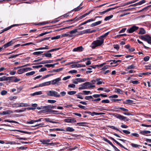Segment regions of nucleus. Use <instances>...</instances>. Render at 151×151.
Returning <instances> with one entry per match:
<instances>
[{
    "label": "nucleus",
    "mask_w": 151,
    "mask_h": 151,
    "mask_svg": "<svg viewBox=\"0 0 151 151\" xmlns=\"http://www.w3.org/2000/svg\"><path fill=\"white\" fill-rule=\"evenodd\" d=\"M84 95H88L90 93V91H83Z\"/></svg>",
    "instance_id": "56"
},
{
    "label": "nucleus",
    "mask_w": 151,
    "mask_h": 151,
    "mask_svg": "<svg viewBox=\"0 0 151 151\" xmlns=\"http://www.w3.org/2000/svg\"><path fill=\"white\" fill-rule=\"evenodd\" d=\"M76 91H71L68 92V94L69 95H73L76 94Z\"/></svg>",
    "instance_id": "40"
},
{
    "label": "nucleus",
    "mask_w": 151,
    "mask_h": 151,
    "mask_svg": "<svg viewBox=\"0 0 151 151\" xmlns=\"http://www.w3.org/2000/svg\"><path fill=\"white\" fill-rule=\"evenodd\" d=\"M89 82H87L83 83L79 88L80 90L86 89L89 88Z\"/></svg>",
    "instance_id": "8"
},
{
    "label": "nucleus",
    "mask_w": 151,
    "mask_h": 151,
    "mask_svg": "<svg viewBox=\"0 0 151 151\" xmlns=\"http://www.w3.org/2000/svg\"><path fill=\"white\" fill-rule=\"evenodd\" d=\"M32 69L30 68H25L20 69L18 70L17 73L19 74H21L25 71H27L29 70H30Z\"/></svg>",
    "instance_id": "6"
},
{
    "label": "nucleus",
    "mask_w": 151,
    "mask_h": 151,
    "mask_svg": "<svg viewBox=\"0 0 151 151\" xmlns=\"http://www.w3.org/2000/svg\"><path fill=\"white\" fill-rule=\"evenodd\" d=\"M118 97V96L117 95H111L109 97V98L110 99H112L114 98H117Z\"/></svg>",
    "instance_id": "46"
},
{
    "label": "nucleus",
    "mask_w": 151,
    "mask_h": 151,
    "mask_svg": "<svg viewBox=\"0 0 151 151\" xmlns=\"http://www.w3.org/2000/svg\"><path fill=\"white\" fill-rule=\"evenodd\" d=\"M8 78L6 77L5 76H3L1 77V81H4L8 80Z\"/></svg>",
    "instance_id": "44"
},
{
    "label": "nucleus",
    "mask_w": 151,
    "mask_h": 151,
    "mask_svg": "<svg viewBox=\"0 0 151 151\" xmlns=\"http://www.w3.org/2000/svg\"><path fill=\"white\" fill-rule=\"evenodd\" d=\"M131 145L132 146V147H135V148L137 147H138V146H140V145H138L137 144H134V143L131 144Z\"/></svg>",
    "instance_id": "57"
},
{
    "label": "nucleus",
    "mask_w": 151,
    "mask_h": 151,
    "mask_svg": "<svg viewBox=\"0 0 151 151\" xmlns=\"http://www.w3.org/2000/svg\"><path fill=\"white\" fill-rule=\"evenodd\" d=\"M108 127H109V128H111L113 129H115V130H116L117 131H119L120 132L122 133V132L121 131H120L118 129H117V128L115 127H114V126H108Z\"/></svg>",
    "instance_id": "33"
},
{
    "label": "nucleus",
    "mask_w": 151,
    "mask_h": 151,
    "mask_svg": "<svg viewBox=\"0 0 151 151\" xmlns=\"http://www.w3.org/2000/svg\"><path fill=\"white\" fill-rule=\"evenodd\" d=\"M113 17V15H111L109 16H108L107 17H106V18L104 19V20L105 21H107L109 19H111Z\"/></svg>",
    "instance_id": "39"
},
{
    "label": "nucleus",
    "mask_w": 151,
    "mask_h": 151,
    "mask_svg": "<svg viewBox=\"0 0 151 151\" xmlns=\"http://www.w3.org/2000/svg\"><path fill=\"white\" fill-rule=\"evenodd\" d=\"M139 132L142 134L145 135V134H147L148 133H151V132L150 131H149L143 130L140 131Z\"/></svg>",
    "instance_id": "24"
},
{
    "label": "nucleus",
    "mask_w": 151,
    "mask_h": 151,
    "mask_svg": "<svg viewBox=\"0 0 151 151\" xmlns=\"http://www.w3.org/2000/svg\"><path fill=\"white\" fill-rule=\"evenodd\" d=\"M104 42L103 40H101L99 37L95 41H93L91 43L90 47L92 49L95 48L96 47L101 45Z\"/></svg>",
    "instance_id": "1"
},
{
    "label": "nucleus",
    "mask_w": 151,
    "mask_h": 151,
    "mask_svg": "<svg viewBox=\"0 0 151 151\" xmlns=\"http://www.w3.org/2000/svg\"><path fill=\"white\" fill-rule=\"evenodd\" d=\"M19 105V103H15L12 104L13 107H19L18 106Z\"/></svg>",
    "instance_id": "58"
},
{
    "label": "nucleus",
    "mask_w": 151,
    "mask_h": 151,
    "mask_svg": "<svg viewBox=\"0 0 151 151\" xmlns=\"http://www.w3.org/2000/svg\"><path fill=\"white\" fill-rule=\"evenodd\" d=\"M77 29H75L69 32V33L70 34V37H72L76 36V33L77 32Z\"/></svg>",
    "instance_id": "11"
},
{
    "label": "nucleus",
    "mask_w": 151,
    "mask_h": 151,
    "mask_svg": "<svg viewBox=\"0 0 151 151\" xmlns=\"http://www.w3.org/2000/svg\"><path fill=\"white\" fill-rule=\"evenodd\" d=\"M66 130L69 132H72L74 131V129L72 128L68 127L66 128Z\"/></svg>",
    "instance_id": "35"
},
{
    "label": "nucleus",
    "mask_w": 151,
    "mask_h": 151,
    "mask_svg": "<svg viewBox=\"0 0 151 151\" xmlns=\"http://www.w3.org/2000/svg\"><path fill=\"white\" fill-rule=\"evenodd\" d=\"M9 28L10 27H8L5 28V29H3L1 31V34L3 33V32H5V31H7L9 29Z\"/></svg>",
    "instance_id": "52"
},
{
    "label": "nucleus",
    "mask_w": 151,
    "mask_h": 151,
    "mask_svg": "<svg viewBox=\"0 0 151 151\" xmlns=\"http://www.w3.org/2000/svg\"><path fill=\"white\" fill-rule=\"evenodd\" d=\"M12 41L11 40L9 42L4 45L2 47H1V50L2 49H5L8 47L10 46L12 44Z\"/></svg>",
    "instance_id": "14"
},
{
    "label": "nucleus",
    "mask_w": 151,
    "mask_h": 151,
    "mask_svg": "<svg viewBox=\"0 0 151 151\" xmlns=\"http://www.w3.org/2000/svg\"><path fill=\"white\" fill-rule=\"evenodd\" d=\"M61 80V79L60 78H58L52 81H50V82L51 84L59 86L61 84V83L60 82Z\"/></svg>",
    "instance_id": "5"
},
{
    "label": "nucleus",
    "mask_w": 151,
    "mask_h": 151,
    "mask_svg": "<svg viewBox=\"0 0 151 151\" xmlns=\"http://www.w3.org/2000/svg\"><path fill=\"white\" fill-rule=\"evenodd\" d=\"M77 80L78 81V83L84 82L86 81V80L85 78H77Z\"/></svg>",
    "instance_id": "26"
},
{
    "label": "nucleus",
    "mask_w": 151,
    "mask_h": 151,
    "mask_svg": "<svg viewBox=\"0 0 151 151\" xmlns=\"http://www.w3.org/2000/svg\"><path fill=\"white\" fill-rule=\"evenodd\" d=\"M60 37V35H57L56 36L52 37L51 38V40H56L57 39H58Z\"/></svg>",
    "instance_id": "47"
},
{
    "label": "nucleus",
    "mask_w": 151,
    "mask_h": 151,
    "mask_svg": "<svg viewBox=\"0 0 151 151\" xmlns=\"http://www.w3.org/2000/svg\"><path fill=\"white\" fill-rule=\"evenodd\" d=\"M96 31L95 30H93L91 31L90 29H88L84 30L82 32V34L91 33Z\"/></svg>",
    "instance_id": "13"
},
{
    "label": "nucleus",
    "mask_w": 151,
    "mask_h": 151,
    "mask_svg": "<svg viewBox=\"0 0 151 151\" xmlns=\"http://www.w3.org/2000/svg\"><path fill=\"white\" fill-rule=\"evenodd\" d=\"M47 94L49 96H53L58 98L60 96V95L57 92L53 90L49 91L47 92Z\"/></svg>",
    "instance_id": "2"
},
{
    "label": "nucleus",
    "mask_w": 151,
    "mask_h": 151,
    "mask_svg": "<svg viewBox=\"0 0 151 151\" xmlns=\"http://www.w3.org/2000/svg\"><path fill=\"white\" fill-rule=\"evenodd\" d=\"M103 140L105 142H107L109 143L110 145H111L113 147H114V146L112 144L111 142L109 140H108L107 139L104 138H103Z\"/></svg>",
    "instance_id": "28"
},
{
    "label": "nucleus",
    "mask_w": 151,
    "mask_h": 151,
    "mask_svg": "<svg viewBox=\"0 0 151 151\" xmlns=\"http://www.w3.org/2000/svg\"><path fill=\"white\" fill-rule=\"evenodd\" d=\"M50 106L48 105L45 106H42V110L41 111L42 112H51L50 110Z\"/></svg>",
    "instance_id": "7"
},
{
    "label": "nucleus",
    "mask_w": 151,
    "mask_h": 151,
    "mask_svg": "<svg viewBox=\"0 0 151 151\" xmlns=\"http://www.w3.org/2000/svg\"><path fill=\"white\" fill-rule=\"evenodd\" d=\"M51 85L50 82V81H47L43 83L39 84V86L40 87H43L45 86H49Z\"/></svg>",
    "instance_id": "16"
},
{
    "label": "nucleus",
    "mask_w": 151,
    "mask_h": 151,
    "mask_svg": "<svg viewBox=\"0 0 151 151\" xmlns=\"http://www.w3.org/2000/svg\"><path fill=\"white\" fill-rule=\"evenodd\" d=\"M146 33L145 31L142 28H141L139 30L138 33L140 35H143Z\"/></svg>",
    "instance_id": "18"
},
{
    "label": "nucleus",
    "mask_w": 151,
    "mask_h": 151,
    "mask_svg": "<svg viewBox=\"0 0 151 151\" xmlns=\"http://www.w3.org/2000/svg\"><path fill=\"white\" fill-rule=\"evenodd\" d=\"M135 68V66L133 64H132L130 65L127 68V69H134Z\"/></svg>",
    "instance_id": "37"
},
{
    "label": "nucleus",
    "mask_w": 151,
    "mask_h": 151,
    "mask_svg": "<svg viewBox=\"0 0 151 151\" xmlns=\"http://www.w3.org/2000/svg\"><path fill=\"white\" fill-rule=\"evenodd\" d=\"M76 85L73 84H71L68 85V87L69 88H74L75 87Z\"/></svg>",
    "instance_id": "64"
},
{
    "label": "nucleus",
    "mask_w": 151,
    "mask_h": 151,
    "mask_svg": "<svg viewBox=\"0 0 151 151\" xmlns=\"http://www.w3.org/2000/svg\"><path fill=\"white\" fill-rule=\"evenodd\" d=\"M138 27L133 26L129 29H128L127 30V31L129 33H131L138 29Z\"/></svg>",
    "instance_id": "9"
},
{
    "label": "nucleus",
    "mask_w": 151,
    "mask_h": 151,
    "mask_svg": "<svg viewBox=\"0 0 151 151\" xmlns=\"http://www.w3.org/2000/svg\"><path fill=\"white\" fill-rule=\"evenodd\" d=\"M50 131H63V130L62 129H59V128H57V129H49Z\"/></svg>",
    "instance_id": "42"
},
{
    "label": "nucleus",
    "mask_w": 151,
    "mask_h": 151,
    "mask_svg": "<svg viewBox=\"0 0 151 151\" xmlns=\"http://www.w3.org/2000/svg\"><path fill=\"white\" fill-rule=\"evenodd\" d=\"M101 21H98L96 22L92 23L91 26V27H94L96 26L99 25L101 24Z\"/></svg>",
    "instance_id": "23"
},
{
    "label": "nucleus",
    "mask_w": 151,
    "mask_h": 151,
    "mask_svg": "<svg viewBox=\"0 0 151 151\" xmlns=\"http://www.w3.org/2000/svg\"><path fill=\"white\" fill-rule=\"evenodd\" d=\"M45 57L51 58L52 57V55L50 53H45L43 54Z\"/></svg>",
    "instance_id": "45"
},
{
    "label": "nucleus",
    "mask_w": 151,
    "mask_h": 151,
    "mask_svg": "<svg viewBox=\"0 0 151 151\" xmlns=\"http://www.w3.org/2000/svg\"><path fill=\"white\" fill-rule=\"evenodd\" d=\"M29 106V105L27 104L23 103H19V105L18 106L20 107H27Z\"/></svg>",
    "instance_id": "25"
},
{
    "label": "nucleus",
    "mask_w": 151,
    "mask_h": 151,
    "mask_svg": "<svg viewBox=\"0 0 151 151\" xmlns=\"http://www.w3.org/2000/svg\"><path fill=\"white\" fill-rule=\"evenodd\" d=\"M149 59L150 57L148 56H147L144 58V60L145 61H147L149 60Z\"/></svg>",
    "instance_id": "62"
},
{
    "label": "nucleus",
    "mask_w": 151,
    "mask_h": 151,
    "mask_svg": "<svg viewBox=\"0 0 151 151\" xmlns=\"http://www.w3.org/2000/svg\"><path fill=\"white\" fill-rule=\"evenodd\" d=\"M109 34V32H108L106 33H105L104 35H102L101 36H100V37H99V39L103 40V41L104 42V38H105V37L108 35Z\"/></svg>",
    "instance_id": "21"
},
{
    "label": "nucleus",
    "mask_w": 151,
    "mask_h": 151,
    "mask_svg": "<svg viewBox=\"0 0 151 151\" xmlns=\"http://www.w3.org/2000/svg\"><path fill=\"white\" fill-rule=\"evenodd\" d=\"M109 138L110 139H111L112 140H113L114 141L116 144H117V145H119L121 147L123 148L124 149H127L123 145H122V144H121L119 142H118L116 141V140H115L114 138L111 137H109Z\"/></svg>",
    "instance_id": "17"
},
{
    "label": "nucleus",
    "mask_w": 151,
    "mask_h": 151,
    "mask_svg": "<svg viewBox=\"0 0 151 151\" xmlns=\"http://www.w3.org/2000/svg\"><path fill=\"white\" fill-rule=\"evenodd\" d=\"M83 18V17H82V16L79 17L78 18H77V17H76L74 18V19H75V21H76H76H77L79 20L82 19Z\"/></svg>",
    "instance_id": "54"
},
{
    "label": "nucleus",
    "mask_w": 151,
    "mask_h": 151,
    "mask_svg": "<svg viewBox=\"0 0 151 151\" xmlns=\"http://www.w3.org/2000/svg\"><path fill=\"white\" fill-rule=\"evenodd\" d=\"M115 92L120 94H122L123 93V91L119 88H116Z\"/></svg>",
    "instance_id": "29"
},
{
    "label": "nucleus",
    "mask_w": 151,
    "mask_h": 151,
    "mask_svg": "<svg viewBox=\"0 0 151 151\" xmlns=\"http://www.w3.org/2000/svg\"><path fill=\"white\" fill-rule=\"evenodd\" d=\"M93 99V97L91 96H87L85 97V99L86 100H89L91 99Z\"/></svg>",
    "instance_id": "48"
},
{
    "label": "nucleus",
    "mask_w": 151,
    "mask_h": 151,
    "mask_svg": "<svg viewBox=\"0 0 151 151\" xmlns=\"http://www.w3.org/2000/svg\"><path fill=\"white\" fill-rule=\"evenodd\" d=\"M115 9V8H109L107 9L106 10H105L103 12H100L99 13L101 14H104L105 13H106L107 12H109V11H110L111 9Z\"/></svg>",
    "instance_id": "27"
},
{
    "label": "nucleus",
    "mask_w": 151,
    "mask_h": 151,
    "mask_svg": "<svg viewBox=\"0 0 151 151\" xmlns=\"http://www.w3.org/2000/svg\"><path fill=\"white\" fill-rule=\"evenodd\" d=\"M123 132L126 134H129L130 133V132L127 130H123Z\"/></svg>",
    "instance_id": "60"
},
{
    "label": "nucleus",
    "mask_w": 151,
    "mask_h": 151,
    "mask_svg": "<svg viewBox=\"0 0 151 151\" xmlns=\"http://www.w3.org/2000/svg\"><path fill=\"white\" fill-rule=\"evenodd\" d=\"M45 119L47 122H50L53 123H58V122H55L50 120V119L48 118H45Z\"/></svg>",
    "instance_id": "32"
},
{
    "label": "nucleus",
    "mask_w": 151,
    "mask_h": 151,
    "mask_svg": "<svg viewBox=\"0 0 151 151\" xmlns=\"http://www.w3.org/2000/svg\"><path fill=\"white\" fill-rule=\"evenodd\" d=\"M64 121L68 123H74L76 122L75 119L72 118L65 119H64Z\"/></svg>",
    "instance_id": "12"
},
{
    "label": "nucleus",
    "mask_w": 151,
    "mask_h": 151,
    "mask_svg": "<svg viewBox=\"0 0 151 151\" xmlns=\"http://www.w3.org/2000/svg\"><path fill=\"white\" fill-rule=\"evenodd\" d=\"M102 102L103 103H108L109 102V100L108 99L103 100L102 101Z\"/></svg>",
    "instance_id": "63"
},
{
    "label": "nucleus",
    "mask_w": 151,
    "mask_h": 151,
    "mask_svg": "<svg viewBox=\"0 0 151 151\" xmlns=\"http://www.w3.org/2000/svg\"><path fill=\"white\" fill-rule=\"evenodd\" d=\"M47 47H48L47 46H45V47L39 48H38L37 49V50H43V49H48V48Z\"/></svg>",
    "instance_id": "55"
},
{
    "label": "nucleus",
    "mask_w": 151,
    "mask_h": 151,
    "mask_svg": "<svg viewBox=\"0 0 151 151\" xmlns=\"http://www.w3.org/2000/svg\"><path fill=\"white\" fill-rule=\"evenodd\" d=\"M109 34V32H108L106 33H105L104 35H102L101 36H100V37H99V39L103 40V41L104 42V38H105V37L108 35Z\"/></svg>",
    "instance_id": "22"
},
{
    "label": "nucleus",
    "mask_w": 151,
    "mask_h": 151,
    "mask_svg": "<svg viewBox=\"0 0 151 151\" xmlns=\"http://www.w3.org/2000/svg\"><path fill=\"white\" fill-rule=\"evenodd\" d=\"M35 73V72L34 71H32L30 72L27 73L26 74V75L27 76H29L33 75Z\"/></svg>",
    "instance_id": "31"
},
{
    "label": "nucleus",
    "mask_w": 151,
    "mask_h": 151,
    "mask_svg": "<svg viewBox=\"0 0 151 151\" xmlns=\"http://www.w3.org/2000/svg\"><path fill=\"white\" fill-rule=\"evenodd\" d=\"M50 139H47L46 140H43L42 143L44 144H49V143H48V142H50Z\"/></svg>",
    "instance_id": "36"
},
{
    "label": "nucleus",
    "mask_w": 151,
    "mask_h": 151,
    "mask_svg": "<svg viewBox=\"0 0 151 151\" xmlns=\"http://www.w3.org/2000/svg\"><path fill=\"white\" fill-rule=\"evenodd\" d=\"M7 93V91L5 90H3L1 92V94L2 95H6Z\"/></svg>",
    "instance_id": "50"
},
{
    "label": "nucleus",
    "mask_w": 151,
    "mask_h": 151,
    "mask_svg": "<svg viewBox=\"0 0 151 151\" xmlns=\"http://www.w3.org/2000/svg\"><path fill=\"white\" fill-rule=\"evenodd\" d=\"M42 94V91H40L35 92L31 94V95L32 96H34L36 95H40Z\"/></svg>",
    "instance_id": "20"
},
{
    "label": "nucleus",
    "mask_w": 151,
    "mask_h": 151,
    "mask_svg": "<svg viewBox=\"0 0 151 151\" xmlns=\"http://www.w3.org/2000/svg\"><path fill=\"white\" fill-rule=\"evenodd\" d=\"M126 101L127 104H132L133 102V101L130 99H127Z\"/></svg>",
    "instance_id": "59"
},
{
    "label": "nucleus",
    "mask_w": 151,
    "mask_h": 151,
    "mask_svg": "<svg viewBox=\"0 0 151 151\" xmlns=\"http://www.w3.org/2000/svg\"><path fill=\"white\" fill-rule=\"evenodd\" d=\"M84 50V48L82 46H80V47L75 48H74L73 50V52H81Z\"/></svg>",
    "instance_id": "10"
},
{
    "label": "nucleus",
    "mask_w": 151,
    "mask_h": 151,
    "mask_svg": "<svg viewBox=\"0 0 151 151\" xmlns=\"http://www.w3.org/2000/svg\"><path fill=\"white\" fill-rule=\"evenodd\" d=\"M105 114L103 112H99V113H97L95 112H93V116L95 115H102V114Z\"/></svg>",
    "instance_id": "41"
},
{
    "label": "nucleus",
    "mask_w": 151,
    "mask_h": 151,
    "mask_svg": "<svg viewBox=\"0 0 151 151\" xmlns=\"http://www.w3.org/2000/svg\"><path fill=\"white\" fill-rule=\"evenodd\" d=\"M12 80L14 82H17L20 81V79L17 78L16 77L13 76L12 77Z\"/></svg>",
    "instance_id": "30"
},
{
    "label": "nucleus",
    "mask_w": 151,
    "mask_h": 151,
    "mask_svg": "<svg viewBox=\"0 0 151 151\" xmlns=\"http://www.w3.org/2000/svg\"><path fill=\"white\" fill-rule=\"evenodd\" d=\"M51 31L50 32H43V33H42L39 35H38V37H40V36H43L45 35H46L47 34H48V33H50L51 32Z\"/></svg>",
    "instance_id": "38"
},
{
    "label": "nucleus",
    "mask_w": 151,
    "mask_h": 151,
    "mask_svg": "<svg viewBox=\"0 0 151 151\" xmlns=\"http://www.w3.org/2000/svg\"><path fill=\"white\" fill-rule=\"evenodd\" d=\"M13 112L11 110H7L3 111L2 113H1V114L5 115L6 114H10L12 113Z\"/></svg>",
    "instance_id": "15"
},
{
    "label": "nucleus",
    "mask_w": 151,
    "mask_h": 151,
    "mask_svg": "<svg viewBox=\"0 0 151 151\" xmlns=\"http://www.w3.org/2000/svg\"><path fill=\"white\" fill-rule=\"evenodd\" d=\"M127 35L126 34H119L117 35L116 36H115V38L119 37L122 36H126Z\"/></svg>",
    "instance_id": "61"
},
{
    "label": "nucleus",
    "mask_w": 151,
    "mask_h": 151,
    "mask_svg": "<svg viewBox=\"0 0 151 151\" xmlns=\"http://www.w3.org/2000/svg\"><path fill=\"white\" fill-rule=\"evenodd\" d=\"M130 136L131 137H139V134L137 133H132L131 134Z\"/></svg>",
    "instance_id": "43"
},
{
    "label": "nucleus",
    "mask_w": 151,
    "mask_h": 151,
    "mask_svg": "<svg viewBox=\"0 0 151 151\" xmlns=\"http://www.w3.org/2000/svg\"><path fill=\"white\" fill-rule=\"evenodd\" d=\"M140 38L142 40L147 41L149 44H151V37L147 35L141 36H139Z\"/></svg>",
    "instance_id": "3"
},
{
    "label": "nucleus",
    "mask_w": 151,
    "mask_h": 151,
    "mask_svg": "<svg viewBox=\"0 0 151 151\" xmlns=\"http://www.w3.org/2000/svg\"><path fill=\"white\" fill-rule=\"evenodd\" d=\"M113 47L114 49H116L117 50H119V46L118 45H114Z\"/></svg>",
    "instance_id": "53"
},
{
    "label": "nucleus",
    "mask_w": 151,
    "mask_h": 151,
    "mask_svg": "<svg viewBox=\"0 0 151 151\" xmlns=\"http://www.w3.org/2000/svg\"><path fill=\"white\" fill-rule=\"evenodd\" d=\"M113 115L116 118L120 119L121 120H123L124 121H127L128 119H127L126 117L124 116H123L121 115L120 114H113Z\"/></svg>",
    "instance_id": "4"
},
{
    "label": "nucleus",
    "mask_w": 151,
    "mask_h": 151,
    "mask_svg": "<svg viewBox=\"0 0 151 151\" xmlns=\"http://www.w3.org/2000/svg\"><path fill=\"white\" fill-rule=\"evenodd\" d=\"M47 102L49 103L53 104L56 102V101L52 100H47Z\"/></svg>",
    "instance_id": "49"
},
{
    "label": "nucleus",
    "mask_w": 151,
    "mask_h": 151,
    "mask_svg": "<svg viewBox=\"0 0 151 151\" xmlns=\"http://www.w3.org/2000/svg\"><path fill=\"white\" fill-rule=\"evenodd\" d=\"M42 52H43L42 51L35 52H34L33 54L34 55H39L42 53Z\"/></svg>",
    "instance_id": "51"
},
{
    "label": "nucleus",
    "mask_w": 151,
    "mask_h": 151,
    "mask_svg": "<svg viewBox=\"0 0 151 151\" xmlns=\"http://www.w3.org/2000/svg\"><path fill=\"white\" fill-rule=\"evenodd\" d=\"M87 124L85 122H79L77 123V125L79 126H86V124Z\"/></svg>",
    "instance_id": "34"
},
{
    "label": "nucleus",
    "mask_w": 151,
    "mask_h": 151,
    "mask_svg": "<svg viewBox=\"0 0 151 151\" xmlns=\"http://www.w3.org/2000/svg\"><path fill=\"white\" fill-rule=\"evenodd\" d=\"M95 21V19H89L87 20V21H86L81 23L80 24V26L82 25L85 24L88 22H92V21Z\"/></svg>",
    "instance_id": "19"
}]
</instances>
